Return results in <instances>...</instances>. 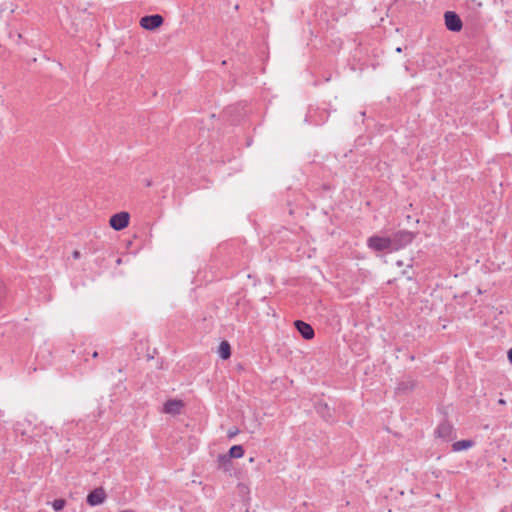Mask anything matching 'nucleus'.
<instances>
[{
	"label": "nucleus",
	"mask_w": 512,
	"mask_h": 512,
	"mask_svg": "<svg viewBox=\"0 0 512 512\" xmlns=\"http://www.w3.org/2000/svg\"><path fill=\"white\" fill-rule=\"evenodd\" d=\"M316 413L326 422H334V409H332L326 402L317 401L314 404Z\"/></svg>",
	"instance_id": "8"
},
{
	"label": "nucleus",
	"mask_w": 512,
	"mask_h": 512,
	"mask_svg": "<svg viewBox=\"0 0 512 512\" xmlns=\"http://www.w3.org/2000/svg\"><path fill=\"white\" fill-rule=\"evenodd\" d=\"M97 356H98V352L94 351L93 354H92V357L96 358Z\"/></svg>",
	"instance_id": "24"
},
{
	"label": "nucleus",
	"mask_w": 512,
	"mask_h": 512,
	"mask_svg": "<svg viewBox=\"0 0 512 512\" xmlns=\"http://www.w3.org/2000/svg\"><path fill=\"white\" fill-rule=\"evenodd\" d=\"M239 433V430L237 428H232V429H229L228 432H227V437L228 439H232L234 438L237 434Z\"/></svg>",
	"instance_id": "18"
},
{
	"label": "nucleus",
	"mask_w": 512,
	"mask_h": 512,
	"mask_svg": "<svg viewBox=\"0 0 512 512\" xmlns=\"http://www.w3.org/2000/svg\"><path fill=\"white\" fill-rule=\"evenodd\" d=\"M183 407H184V403H183L182 400L170 399V400H167L164 403L163 410L167 414L176 415V414H179L181 412V409Z\"/></svg>",
	"instance_id": "10"
},
{
	"label": "nucleus",
	"mask_w": 512,
	"mask_h": 512,
	"mask_svg": "<svg viewBox=\"0 0 512 512\" xmlns=\"http://www.w3.org/2000/svg\"><path fill=\"white\" fill-rule=\"evenodd\" d=\"M245 453V450L243 448L242 445H233L230 447V449L228 450V453H226V455L228 457H230L231 459L233 458H241Z\"/></svg>",
	"instance_id": "15"
},
{
	"label": "nucleus",
	"mask_w": 512,
	"mask_h": 512,
	"mask_svg": "<svg viewBox=\"0 0 512 512\" xmlns=\"http://www.w3.org/2000/svg\"><path fill=\"white\" fill-rule=\"evenodd\" d=\"M396 265L400 267V266H402V265H403V262H402L401 260H398V261L396 262Z\"/></svg>",
	"instance_id": "23"
},
{
	"label": "nucleus",
	"mask_w": 512,
	"mask_h": 512,
	"mask_svg": "<svg viewBox=\"0 0 512 512\" xmlns=\"http://www.w3.org/2000/svg\"><path fill=\"white\" fill-rule=\"evenodd\" d=\"M416 386V381L411 378L407 377L406 379L400 381L396 386V393L397 394H406L410 391H412Z\"/></svg>",
	"instance_id": "11"
},
{
	"label": "nucleus",
	"mask_w": 512,
	"mask_h": 512,
	"mask_svg": "<svg viewBox=\"0 0 512 512\" xmlns=\"http://www.w3.org/2000/svg\"><path fill=\"white\" fill-rule=\"evenodd\" d=\"M435 437L441 438L444 441H452L456 438V432L453 425L447 421H442L434 431Z\"/></svg>",
	"instance_id": "3"
},
{
	"label": "nucleus",
	"mask_w": 512,
	"mask_h": 512,
	"mask_svg": "<svg viewBox=\"0 0 512 512\" xmlns=\"http://www.w3.org/2000/svg\"><path fill=\"white\" fill-rule=\"evenodd\" d=\"M119 512H135V511H134V510H132V509H125V510H121V511H119Z\"/></svg>",
	"instance_id": "22"
},
{
	"label": "nucleus",
	"mask_w": 512,
	"mask_h": 512,
	"mask_svg": "<svg viewBox=\"0 0 512 512\" xmlns=\"http://www.w3.org/2000/svg\"><path fill=\"white\" fill-rule=\"evenodd\" d=\"M6 297V287L4 283L0 280V304L4 301Z\"/></svg>",
	"instance_id": "17"
},
{
	"label": "nucleus",
	"mask_w": 512,
	"mask_h": 512,
	"mask_svg": "<svg viewBox=\"0 0 512 512\" xmlns=\"http://www.w3.org/2000/svg\"><path fill=\"white\" fill-rule=\"evenodd\" d=\"M507 357L509 362L512 364V348L508 350Z\"/></svg>",
	"instance_id": "20"
},
{
	"label": "nucleus",
	"mask_w": 512,
	"mask_h": 512,
	"mask_svg": "<svg viewBox=\"0 0 512 512\" xmlns=\"http://www.w3.org/2000/svg\"><path fill=\"white\" fill-rule=\"evenodd\" d=\"M129 221L130 214L126 211H121L110 217L109 224L114 230L121 231L129 225Z\"/></svg>",
	"instance_id": "6"
},
{
	"label": "nucleus",
	"mask_w": 512,
	"mask_h": 512,
	"mask_svg": "<svg viewBox=\"0 0 512 512\" xmlns=\"http://www.w3.org/2000/svg\"><path fill=\"white\" fill-rule=\"evenodd\" d=\"M501 512H512V505H510V506H505V507L501 510Z\"/></svg>",
	"instance_id": "21"
},
{
	"label": "nucleus",
	"mask_w": 512,
	"mask_h": 512,
	"mask_svg": "<svg viewBox=\"0 0 512 512\" xmlns=\"http://www.w3.org/2000/svg\"><path fill=\"white\" fill-rule=\"evenodd\" d=\"M409 359H410L411 361H413V360L415 359L414 355H410V356H409Z\"/></svg>",
	"instance_id": "26"
},
{
	"label": "nucleus",
	"mask_w": 512,
	"mask_h": 512,
	"mask_svg": "<svg viewBox=\"0 0 512 512\" xmlns=\"http://www.w3.org/2000/svg\"><path fill=\"white\" fill-rule=\"evenodd\" d=\"M367 247L375 252L392 253L389 236L372 235L367 239Z\"/></svg>",
	"instance_id": "2"
},
{
	"label": "nucleus",
	"mask_w": 512,
	"mask_h": 512,
	"mask_svg": "<svg viewBox=\"0 0 512 512\" xmlns=\"http://www.w3.org/2000/svg\"><path fill=\"white\" fill-rule=\"evenodd\" d=\"M475 445V442L471 439H463L460 441H456L452 444V451L453 452H460L463 450H467L469 448H472Z\"/></svg>",
	"instance_id": "13"
},
{
	"label": "nucleus",
	"mask_w": 512,
	"mask_h": 512,
	"mask_svg": "<svg viewBox=\"0 0 512 512\" xmlns=\"http://www.w3.org/2000/svg\"><path fill=\"white\" fill-rule=\"evenodd\" d=\"M217 467L223 472L230 473L233 469V462L226 454H219L217 457Z\"/></svg>",
	"instance_id": "12"
},
{
	"label": "nucleus",
	"mask_w": 512,
	"mask_h": 512,
	"mask_svg": "<svg viewBox=\"0 0 512 512\" xmlns=\"http://www.w3.org/2000/svg\"><path fill=\"white\" fill-rule=\"evenodd\" d=\"M498 403L503 405V404H505V400L504 399H499Z\"/></svg>",
	"instance_id": "25"
},
{
	"label": "nucleus",
	"mask_w": 512,
	"mask_h": 512,
	"mask_svg": "<svg viewBox=\"0 0 512 512\" xmlns=\"http://www.w3.org/2000/svg\"><path fill=\"white\" fill-rule=\"evenodd\" d=\"M72 256L74 259H79L81 257V253L78 250L73 251Z\"/></svg>",
	"instance_id": "19"
},
{
	"label": "nucleus",
	"mask_w": 512,
	"mask_h": 512,
	"mask_svg": "<svg viewBox=\"0 0 512 512\" xmlns=\"http://www.w3.org/2000/svg\"><path fill=\"white\" fill-rule=\"evenodd\" d=\"M106 498L107 495L104 488L97 487L88 493L86 503L91 507H95L104 503Z\"/></svg>",
	"instance_id": "7"
},
{
	"label": "nucleus",
	"mask_w": 512,
	"mask_h": 512,
	"mask_svg": "<svg viewBox=\"0 0 512 512\" xmlns=\"http://www.w3.org/2000/svg\"><path fill=\"white\" fill-rule=\"evenodd\" d=\"M66 505V500L63 499V498H58V499H55L53 502H52V508L56 511V512H59L61 510H63V508L65 507Z\"/></svg>",
	"instance_id": "16"
},
{
	"label": "nucleus",
	"mask_w": 512,
	"mask_h": 512,
	"mask_svg": "<svg viewBox=\"0 0 512 512\" xmlns=\"http://www.w3.org/2000/svg\"><path fill=\"white\" fill-rule=\"evenodd\" d=\"M396 51H397L398 53H400V52L402 51V48H401V47H398V48L396 49Z\"/></svg>",
	"instance_id": "27"
},
{
	"label": "nucleus",
	"mask_w": 512,
	"mask_h": 512,
	"mask_svg": "<svg viewBox=\"0 0 512 512\" xmlns=\"http://www.w3.org/2000/svg\"><path fill=\"white\" fill-rule=\"evenodd\" d=\"M416 234L408 230H398L392 233L389 238L391 240L392 252L399 251L411 244Z\"/></svg>",
	"instance_id": "1"
},
{
	"label": "nucleus",
	"mask_w": 512,
	"mask_h": 512,
	"mask_svg": "<svg viewBox=\"0 0 512 512\" xmlns=\"http://www.w3.org/2000/svg\"><path fill=\"white\" fill-rule=\"evenodd\" d=\"M218 355L222 360H227L231 357V345L227 340L220 342L218 346Z\"/></svg>",
	"instance_id": "14"
},
{
	"label": "nucleus",
	"mask_w": 512,
	"mask_h": 512,
	"mask_svg": "<svg viewBox=\"0 0 512 512\" xmlns=\"http://www.w3.org/2000/svg\"><path fill=\"white\" fill-rule=\"evenodd\" d=\"M117 263H118V264H119V263H121V258H118V259H117Z\"/></svg>",
	"instance_id": "28"
},
{
	"label": "nucleus",
	"mask_w": 512,
	"mask_h": 512,
	"mask_svg": "<svg viewBox=\"0 0 512 512\" xmlns=\"http://www.w3.org/2000/svg\"><path fill=\"white\" fill-rule=\"evenodd\" d=\"M444 21L446 28L451 32H460L463 28L460 16L454 11H446L444 13Z\"/></svg>",
	"instance_id": "4"
},
{
	"label": "nucleus",
	"mask_w": 512,
	"mask_h": 512,
	"mask_svg": "<svg viewBox=\"0 0 512 512\" xmlns=\"http://www.w3.org/2000/svg\"><path fill=\"white\" fill-rule=\"evenodd\" d=\"M294 327L305 340H311L315 336L313 327L303 320H295Z\"/></svg>",
	"instance_id": "9"
},
{
	"label": "nucleus",
	"mask_w": 512,
	"mask_h": 512,
	"mask_svg": "<svg viewBox=\"0 0 512 512\" xmlns=\"http://www.w3.org/2000/svg\"><path fill=\"white\" fill-rule=\"evenodd\" d=\"M164 22V18L160 14L145 15L140 19V26L148 31L158 29Z\"/></svg>",
	"instance_id": "5"
}]
</instances>
